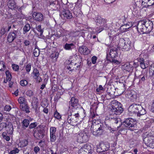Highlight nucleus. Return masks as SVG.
I'll return each mask as SVG.
<instances>
[{"label": "nucleus", "instance_id": "obj_29", "mask_svg": "<svg viewBox=\"0 0 154 154\" xmlns=\"http://www.w3.org/2000/svg\"><path fill=\"white\" fill-rule=\"evenodd\" d=\"M137 129H135V133H136L137 134H141V133H143L142 134H146V135H149V132H148L147 131V130H144V129H142V130L140 129L139 131H137Z\"/></svg>", "mask_w": 154, "mask_h": 154}, {"label": "nucleus", "instance_id": "obj_43", "mask_svg": "<svg viewBox=\"0 0 154 154\" xmlns=\"http://www.w3.org/2000/svg\"><path fill=\"white\" fill-rule=\"evenodd\" d=\"M5 67L4 62L2 61H0V70L4 71Z\"/></svg>", "mask_w": 154, "mask_h": 154}, {"label": "nucleus", "instance_id": "obj_1", "mask_svg": "<svg viewBox=\"0 0 154 154\" xmlns=\"http://www.w3.org/2000/svg\"><path fill=\"white\" fill-rule=\"evenodd\" d=\"M152 22L149 20L140 21H138L137 25L136 26L137 30L138 29L143 33H149L152 31L153 28Z\"/></svg>", "mask_w": 154, "mask_h": 154}, {"label": "nucleus", "instance_id": "obj_24", "mask_svg": "<svg viewBox=\"0 0 154 154\" xmlns=\"http://www.w3.org/2000/svg\"><path fill=\"white\" fill-rule=\"evenodd\" d=\"M59 53L57 52H54L50 55V57L53 59V62H55L57 61V59L59 56Z\"/></svg>", "mask_w": 154, "mask_h": 154}, {"label": "nucleus", "instance_id": "obj_31", "mask_svg": "<svg viewBox=\"0 0 154 154\" xmlns=\"http://www.w3.org/2000/svg\"><path fill=\"white\" fill-rule=\"evenodd\" d=\"M30 29V26L29 24L26 23L23 28V33L25 34L28 32Z\"/></svg>", "mask_w": 154, "mask_h": 154}, {"label": "nucleus", "instance_id": "obj_52", "mask_svg": "<svg viewBox=\"0 0 154 154\" xmlns=\"http://www.w3.org/2000/svg\"><path fill=\"white\" fill-rule=\"evenodd\" d=\"M26 94L27 96L31 97L33 95V93L32 91L28 90L26 92Z\"/></svg>", "mask_w": 154, "mask_h": 154}, {"label": "nucleus", "instance_id": "obj_17", "mask_svg": "<svg viewBox=\"0 0 154 154\" xmlns=\"http://www.w3.org/2000/svg\"><path fill=\"white\" fill-rule=\"evenodd\" d=\"M142 4L145 6H150L154 5V0H142Z\"/></svg>", "mask_w": 154, "mask_h": 154}, {"label": "nucleus", "instance_id": "obj_14", "mask_svg": "<svg viewBox=\"0 0 154 154\" xmlns=\"http://www.w3.org/2000/svg\"><path fill=\"white\" fill-rule=\"evenodd\" d=\"M88 135H79L78 138V141L80 143H82L87 142L88 140L89 136Z\"/></svg>", "mask_w": 154, "mask_h": 154}, {"label": "nucleus", "instance_id": "obj_26", "mask_svg": "<svg viewBox=\"0 0 154 154\" xmlns=\"http://www.w3.org/2000/svg\"><path fill=\"white\" fill-rule=\"evenodd\" d=\"M135 104L133 103L128 108V111L129 112V114L131 115L134 114L135 113Z\"/></svg>", "mask_w": 154, "mask_h": 154}, {"label": "nucleus", "instance_id": "obj_18", "mask_svg": "<svg viewBox=\"0 0 154 154\" xmlns=\"http://www.w3.org/2000/svg\"><path fill=\"white\" fill-rule=\"evenodd\" d=\"M62 14L65 17L68 19H71L72 17V13L68 10H64L62 12Z\"/></svg>", "mask_w": 154, "mask_h": 154}, {"label": "nucleus", "instance_id": "obj_9", "mask_svg": "<svg viewBox=\"0 0 154 154\" xmlns=\"http://www.w3.org/2000/svg\"><path fill=\"white\" fill-rule=\"evenodd\" d=\"M107 21L106 19L102 18L99 16H98L97 17L96 20L97 26H101L104 27L107 26L106 24Z\"/></svg>", "mask_w": 154, "mask_h": 154}, {"label": "nucleus", "instance_id": "obj_11", "mask_svg": "<svg viewBox=\"0 0 154 154\" xmlns=\"http://www.w3.org/2000/svg\"><path fill=\"white\" fill-rule=\"evenodd\" d=\"M69 108L70 107H69ZM69 113L72 116L71 117L73 119V122L75 124L76 122H78V119L79 116V113H75L72 110L69 109L68 110V112L69 113Z\"/></svg>", "mask_w": 154, "mask_h": 154}, {"label": "nucleus", "instance_id": "obj_4", "mask_svg": "<svg viewBox=\"0 0 154 154\" xmlns=\"http://www.w3.org/2000/svg\"><path fill=\"white\" fill-rule=\"evenodd\" d=\"M93 151L91 146L88 144H86L83 146L79 150V154H91Z\"/></svg>", "mask_w": 154, "mask_h": 154}, {"label": "nucleus", "instance_id": "obj_44", "mask_svg": "<svg viewBox=\"0 0 154 154\" xmlns=\"http://www.w3.org/2000/svg\"><path fill=\"white\" fill-rule=\"evenodd\" d=\"M56 131V128L55 127H52L50 128V135H54Z\"/></svg>", "mask_w": 154, "mask_h": 154}, {"label": "nucleus", "instance_id": "obj_6", "mask_svg": "<svg viewBox=\"0 0 154 154\" xmlns=\"http://www.w3.org/2000/svg\"><path fill=\"white\" fill-rule=\"evenodd\" d=\"M19 34L18 30H14L13 31L10 32L7 37L8 42L9 43L12 42L17 37Z\"/></svg>", "mask_w": 154, "mask_h": 154}, {"label": "nucleus", "instance_id": "obj_28", "mask_svg": "<svg viewBox=\"0 0 154 154\" xmlns=\"http://www.w3.org/2000/svg\"><path fill=\"white\" fill-rule=\"evenodd\" d=\"M149 76L152 77L154 75V64H152L150 66L149 71Z\"/></svg>", "mask_w": 154, "mask_h": 154}, {"label": "nucleus", "instance_id": "obj_45", "mask_svg": "<svg viewBox=\"0 0 154 154\" xmlns=\"http://www.w3.org/2000/svg\"><path fill=\"white\" fill-rule=\"evenodd\" d=\"M21 146L23 147L26 146L28 143V141L27 140H23L20 142Z\"/></svg>", "mask_w": 154, "mask_h": 154}, {"label": "nucleus", "instance_id": "obj_15", "mask_svg": "<svg viewBox=\"0 0 154 154\" xmlns=\"http://www.w3.org/2000/svg\"><path fill=\"white\" fill-rule=\"evenodd\" d=\"M95 128H97V130H96V133L98 135H102L104 131V127L103 124L100 125H95Z\"/></svg>", "mask_w": 154, "mask_h": 154}, {"label": "nucleus", "instance_id": "obj_19", "mask_svg": "<svg viewBox=\"0 0 154 154\" xmlns=\"http://www.w3.org/2000/svg\"><path fill=\"white\" fill-rule=\"evenodd\" d=\"M135 79L137 80H138L139 81L138 84H139L145 80V76L142 74H141L139 76H137V74H135Z\"/></svg>", "mask_w": 154, "mask_h": 154}, {"label": "nucleus", "instance_id": "obj_35", "mask_svg": "<svg viewBox=\"0 0 154 154\" xmlns=\"http://www.w3.org/2000/svg\"><path fill=\"white\" fill-rule=\"evenodd\" d=\"M18 101L20 105L25 104L26 99L23 97H20L18 99Z\"/></svg>", "mask_w": 154, "mask_h": 154}, {"label": "nucleus", "instance_id": "obj_12", "mask_svg": "<svg viewBox=\"0 0 154 154\" xmlns=\"http://www.w3.org/2000/svg\"><path fill=\"white\" fill-rule=\"evenodd\" d=\"M69 104H71V106L75 108H78V106L79 105L78 99L74 97H72L70 101L69 102Z\"/></svg>", "mask_w": 154, "mask_h": 154}, {"label": "nucleus", "instance_id": "obj_47", "mask_svg": "<svg viewBox=\"0 0 154 154\" xmlns=\"http://www.w3.org/2000/svg\"><path fill=\"white\" fill-rule=\"evenodd\" d=\"M142 108L143 107L141 105L139 104L137 105L135 103V113L136 112V111H138L142 109Z\"/></svg>", "mask_w": 154, "mask_h": 154}, {"label": "nucleus", "instance_id": "obj_63", "mask_svg": "<svg viewBox=\"0 0 154 154\" xmlns=\"http://www.w3.org/2000/svg\"><path fill=\"white\" fill-rule=\"evenodd\" d=\"M36 80V81L37 82H38V83H39L40 82L42 81V80L41 78V77H39V76H38V77H36L34 78Z\"/></svg>", "mask_w": 154, "mask_h": 154}, {"label": "nucleus", "instance_id": "obj_49", "mask_svg": "<svg viewBox=\"0 0 154 154\" xmlns=\"http://www.w3.org/2000/svg\"><path fill=\"white\" fill-rule=\"evenodd\" d=\"M37 123L35 122L30 124L29 126V128L30 129H32L35 128L37 125Z\"/></svg>", "mask_w": 154, "mask_h": 154}, {"label": "nucleus", "instance_id": "obj_13", "mask_svg": "<svg viewBox=\"0 0 154 154\" xmlns=\"http://www.w3.org/2000/svg\"><path fill=\"white\" fill-rule=\"evenodd\" d=\"M79 51L84 55H87L90 53V51L85 46L80 47L79 49Z\"/></svg>", "mask_w": 154, "mask_h": 154}, {"label": "nucleus", "instance_id": "obj_25", "mask_svg": "<svg viewBox=\"0 0 154 154\" xmlns=\"http://www.w3.org/2000/svg\"><path fill=\"white\" fill-rule=\"evenodd\" d=\"M7 5L8 7L11 9H14L15 7V3L14 0H9L8 2Z\"/></svg>", "mask_w": 154, "mask_h": 154}, {"label": "nucleus", "instance_id": "obj_57", "mask_svg": "<svg viewBox=\"0 0 154 154\" xmlns=\"http://www.w3.org/2000/svg\"><path fill=\"white\" fill-rule=\"evenodd\" d=\"M18 149L16 148L15 149L11 151L9 153L10 154H16V153L18 152H19Z\"/></svg>", "mask_w": 154, "mask_h": 154}, {"label": "nucleus", "instance_id": "obj_41", "mask_svg": "<svg viewBox=\"0 0 154 154\" xmlns=\"http://www.w3.org/2000/svg\"><path fill=\"white\" fill-rule=\"evenodd\" d=\"M137 30V34H138V35H137V38L138 39H140V40H141L142 39V37H143V36L142 35V34H143L144 33H143L142 32H141V31H140V30L138 29V31Z\"/></svg>", "mask_w": 154, "mask_h": 154}, {"label": "nucleus", "instance_id": "obj_20", "mask_svg": "<svg viewBox=\"0 0 154 154\" xmlns=\"http://www.w3.org/2000/svg\"><path fill=\"white\" fill-rule=\"evenodd\" d=\"M20 109L23 111H25L27 113H29L30 111L29 110V107L27 104H24L23 105H20Z\"/></svg>", "mask_w": 154, "mask_h": 154}, {"label": "nucleus", "instance_id": "obj_3", "mask_svg": "<svg viewBox=\"0 0 154 154\" xmlns=\"http://www.w3.org/2000/svg\"><path fill=\"white\" fill-rule=\"evenodd\" d=\"M117 51V48L116 47L111 48L109 53L110 58L109 59V60L111 62L116 64H118L119 63V61L116 59L118 55Z\"/></svg>", "mask_w": 154, "mask_h": 154}, {"label": "nucleus", "instance_id": "obj_38", "mask_svg": "<svg viewBox=\"0 0 154 154\" xmlns=\"http://www.w3.org/2000/svg\"><path fill=\"white\" fill-rule=\"evenodd\" d=\"M136 112L137 113V116H140L141 115H143L146 113L145 109H143V108L142 109H141L140 111H136Z\"/></svg>", "mask_w": 154, "mask_h": 154}, {"label": "nucleus", "instance_id": "obj_56", "mask_svg": "<svg viewBox=\"0 0 154 154\" xmlns=\"http://www.w3.org/2000/svg\"><path fill=\"white\" fill-rule=\"evenodd\" d=\"M104 89L102 87V86L101 85H100L99 88H97L96 90L97 92H99L100 91H104Z\"/></svg>", "mask_w": 154, "mask_h": 154}, {"label": "nucleus", "instance_id": "obj_8", "mask_svg": "<svg viewBox=\"0 0 154 154\" xmlns=\"http://www.w3.org/2000/svg\"><path fill=\"white\" fill-rule=\"evenodd\" d=\"M134 122L133 119L131 118H128L126 119L124 122H123L122 125H125V127H128L129 128H134ZM131 131H134V129L133 128H130Z\"/></svg>", "mask_w": 154, "mask_h": 154}, {"label": "nucleus", "instance_id": "obj_21", "mask_svg": "<svg viewBox=\"0 0 154 154\" xmlns=\"http://www.w3.org/2000/svg\"><path fill=\"white\" fill-rule=\"evenodd\" d=\"M74 47L75 45L73 43H66L63 46L64 49L67 50H72Z\"/></svg>", "mask_w": 154, "mask_h": 154}, {"label": "nucleus", "instance_id": "obj_62", "mask_svg": "<svg viewBox=\"0 0 154 154\" xmlns=\"http://www.w3.org/2000/svg\"><path fill=\"white\" fill-rule=\"evenodd\" d=\"M61 129L60 130L59 134L60 135H63L64 134H66L64 133V131H65L66 129H64L61 128Z\"/></svg>", "mask_w": 154, "mask_h": 154}, {"label": "nucleus", "instance_id": "obj_23", "mask_svg": "<svg viewBox=\"0 0 154 154\" xmlns=\"http://www.w3.org/2000/svg\"><path fill=\"white\" fill-rule=\"evenodd\" d=\"M135 94V91L134 90H131L128 91V95L131 100L132 101H134V95Z\"/></svg>", "mask_w": 154, "mask_h": 154}, {"label": "nucleus", "instance_id": "obj_7", "mask_svg": "<svg viewBox=\"0 0 154 154\" xmlns=\"http://www.w3.org/2000/svg\"><path fill=\"white\" fill-rule=\"evenodd\" d=\"M1 126L3 127H6L7 131L8 134L12 135L13 131V127L12 123L11 122H8L7 123L3 122L0 124Z\"/></svg>", "mask_w": 154, "mask_h": 154}, {"label": "nucleus", "instance_id": "obj_30", "mask_svg": "<svg viewBox=\"0 0 154 154\" xmlns=\"http://www.w3.org/2000/svg\"><path fill=\"white\" fill-rule=\"evenodd\" d=\"M122 68L126 71L128 72H130L132 70H133V68L131 66V65L130 66V64H129V65L128 64H125L123 66Z\"/></svg>", "mask_w": 154, "mask_h": 154}, {"label": "nucleus", "instance_id": "obj_48", "mask_svg": "<svg viewBox=\"0 0 154 154\" xmlns=\"http://www.w3.org/2000/svg\"><path fill=\"white\" fill-rule=\"evenodd\" d=\"M20 84L22 86H25L27 85L28 82L25 80H23L20 81Z\"/></svg>", "mask_w": 154, "mask_h": 154}, {"label": "nucleus", "instance_id": "obj_61", "mask_svg": "<svg viewBox=\"0 0 154 154\" xmlns=\"http://www.w3.org/2000/svg\"><path fill=\"white\" fill-rule=\"evenodd\" d=\"M51 140L52 142H54L56 140V135H50Z\"/></svg>", "mask_w": 154, "mask_h": 154}, {"label": "nucleus", "instance_id": "obj_22", "mask_svg": "<svg viewBox=\"0 0 154 154\" xmlns=\"http://www.w3.org/2000/svg\"><path fill=\"white\" fill-rule=\"evenodd\" d=\"M38 99L35 97L33 98V100L32 103V106L33 108L37 110L38 107Z\"/></svg>", "mask_w": 154, "mask_h": 154}, {"label": "nucleus", "instance_id": "obj_55", "mask_svg": "<svg viewBox=\"0 0 154 154\" xmlns=\"http://www.w3.org/2000/svg\"><path fill=\"white\" fill-rule=\"evenodd\" d=\"M97 60V57L96 56H93L91 58V61L92 63L95 64L96 63Z\"/></svg>", "mask_w": 154, "mask_h": 154}, {"label": "nucleus", "instance_id": "obj_58", "mask_svg": "<svg viewBox=\"0 0 154 154\" xmlns=\"http://www.w3.org/2000/svg\"><path fill=\"white\" fill-rule=\"evenodd\" d=\"M40 150V149L39 147L38 146H35L34 148V151L35 153L36 154Z\"/></svg>", "mask_w": 154, "mask_h": 154}, {"label": "nucleus", "instance_id": "obj_40", "mask_svg": "<svg viewBox=\"0 0 154 154\" xmlns=\"http://www.w3.org/2000/svg\"><path fill=\"white\" fill-rule=\"evenodd\" d=\"M5 74L6 75V79L10 81L11 78V73L8 70H7L5 72Z\"/></svg>", "mask_w": 154, "mask_h": 154}, {"label": "nucleus", "instance_id": "obj_16", "mask_svg": "<svg viewBox=\"0 0 154 154\" xmlns=\"http://www.w3.org/2000/svg\"><path fill=\"white\" fill-rule=\"evenodd\" d=\"M127 44L128 43V44H131V42L127 38H125V39L122 38L119 41V45L120 46H123L125 45H127Z\"/></svg>", "mask_w": 154, "mask_h": 154}, {"label": "nucleus", "instance_id": "obj_32", "mask_svg": "<svg viewBox=\"0 0 154 154\" xmlns=\"http://www.w3.org/2000/svg\"><path fill=\"white\" fill-rule=\"evenodd\" d=\"M70 113H68V117L67 119V122L71 125H74L75 124L73 122V119L72 118Z\"/></svg>", "mask_w": 154, "mask_h": 154}, {"label": "nucleus", "instance_id": "obj_2", "mask_svg": "<svg viewBox=\"0 0 154 154\" xmlns=\"http://www.w3.org/2000/svg\"><path fill=\"white\" fill-rule=\"evenodd\" d=\"M111 105L110 110L114 114L116 115H119L123 112V109L122 108V105L120 103L114 100L112 102Z\"/></svg>", "mask_w": 154, "mask_h": 154}, {"label": "nucleus", "instance_id": "obj_36", "mask_svg": "<svg viewBox=\"0 0 154 154\" xmlns=\"http://www.w3.org/2000/svg\"><path fill=\"white\" fill-rule=\"evenodd\" d=\"M131 44H128L127 43V45H125L123 46H121V47L122 48L124 49L125 50L128 51L131 48Z\"/></svg>", "mask_w": 154, "mask_h": 154}, {"label": "nucleus", "instance_id": "obj_54", "mask_svg": "<svg viewBox=\"0 0 154 154\" xmlns=\"http://www.w3.org/2000/svg\"><path fill=\"white\" fill-rule=\"evenodd\" d=\"M31 65L30 63L28 64L26 66V69L27 72H30L31 70Z\"/></svg>", "mask_w": 154, "mask_h": 154}, {"label": "nucleus", "instance_id": "obj_50", "mask_svg": "<svg viewBox=\"0 0 154 154\" xmlns=\"http://www.w3.org/2000/svg\"><path fill=\"white\" fill-rule=\"evenodd\" d=\"M12 67L14 70L15 71H17L19 69V66L17 64H13L12 65Z\"/></svg>", "mask_w": 154, "mask_h": 154}, {"label": "nucleus", "instance_id": "obj_37", "mask_svg": "<svg viewBox=\"0 0 154 154\" xmlns=\"http://www.w3.org/2000/svg\"><path fill=\"white\" fill-rule=\"evenodd\" d=\"M32 73L34 74V76L33 77L34 78L36 77H38L40 75L38 70L36 68L34 69Z\"/></svg>", "mask_w": 154, "mask_h": 154}, {"label": "nucleus", "instance_id": "obj_46", "mask_svg": "<svg viewBox=\"0 0 154 154\" xmlns=\"http://www.w3.org/2000/svg\"><path fill=\"white\" fill-rule=\"evenodd\" d=\"M40 51L39 49H34V55L35 57H38Z\"/></svg>", "mask_w": 154, "mask_h": 154}, {"label": "nucleus", "instance_id": "obj_33", "mask_svg": "<svg viewBox=\"0 0 154 154\" xmlns=\"http://www.w3.org/2000/svg\"><path fill=\"white\" fill-rule=\"evenodd\" d=\"M22 124L23 126L27 128L29 125V121L27 119H25L22 122Z\"/></svg>", "mask_w": 154, "mask_h": 154}, {"label": "nucleus", "instance_id": "obj_60", "mask_svg": "<svg viewBox=\"0 0 154 154\" xmlns=\"http://www.w3.org/2000/svg\"><path fill=\"white\" fill-rule=\"evenodd\" d=\"M24 43L25 45L28 46L30 44V42L29 41L26 40L24 41Z\"/></svg>", "mask_w": 154, "mask_h": 154}, {"label": "nucleus", "instance_id": "obj_51", "mask_svg": "<svg viewBox=\"0 0 154 154\" xmlns=\"http://www.w3.org/2000/svg\"><path fill=\"white\" fill-rule=\"evenodd\" d=\"M54 117L56 119H59L61 118V116L60 115V114L58 113L57 111H56L54 114Z\"/></svg>", "mask_w": 154, "mask_h": 154}, {"label": "nucleus", "instance_id": "obj_27", "mask_svg": "<svg viewBox=\"0 0 154 154\" xmlns=\"http://www.w3.org/2000/svg\"><path fill=\"white\" fill-rule=\"evenodd\" d=\"M138 62L140 65L141 68L143 69H145V67L144 65V59L143 58H137V59Z\"/></svg>", "mask_w": 154, "mask_h": 154}, {"label": "nucleus", "instance_id": "obj_34", "mask_svg": "<svg viewBox=\"0 0 154 154\" xmlns=\"http://www.w3.org/2000/svg\"><path fill=\"white\" fill-rule=\"evenodd\" d=\"M108 29V27L107 26L104 27L103 26H99V27H97L96 29L97 32V33H100L101 31H103V29Z\"/></svg>", "mask_w": 154, "mask_h": 154}, {"label": "nucleus", "instance_id": "obj_5", "mask_svg": "<svg viewBox=\"0 0 154 154\" xmlns=\"http://www.w3.org/2000/svg\"><path fill=\"white\" fill-rule=\"evenodd\" d=\"M109 147L108 143H101L97 145L96 151L97 152H100L107 150Z\"/></svg>", "mask_w": 154, "mask_h": 154}, {"label": "nucleus", "instance_id": "obj_53", "mask_svg": "<svg viewBox=\"0 0 154 154\" xmlns=\"http://www.w3.org/2000/svg\"><path fill=\"white\" fill-rule=\"evenodd\" d=\"M11 109V107L9 105H6L4 107L5 110L7 111H9Z\"/></svg>", "mask_w": 154, "mask_h": 154}, {"label": "nucleus", "instance_id": "obj_10", "mask_svg": "<svg viewBox=\"0 0 154 154\" xmlns=\"http://www.w3.org/2000/svg\"><path fill=\"white\" fill-rule=\"evenodd\" d=\"M32 16L33 19L36 21L41 22L44 20L43 15L41 13L34 12Z\"/></svg>", "mask_w": 154, "mask_h": 154}, {"label": "nucleus", "instance_id": "obj_39", "mask_svg": "<svg viewBox=\"0 0 154 154\" xmlns=\"http://www.w3.org/2000/svg\"><path fill=\"white\" fill-rule=\"evenodd\" d=\"M36 28L38 31L40 32L39 35L42 36L43 32V30L41 29V26L40 25H38L36 26Z\"/></svg>", "mask_w": 154, "mask_h": 154}, {"label": "nucleus", "instance_id": "obj_59", "mask_svg": "<svg viewBox=\"0 0 154 154\" xmlns=\"http://www.w3.org/2000/svg\"><path fill=\"white\" fill-rule=\"evenodd\" d=\"M6 31V30L5 28H2L0 31V33L2 35L5 33Z\"/></svg>", "mask_w": 154, "mask_h": 154}, {"label": "nucleus", "instance_id": "obj_64", "mask_svg": "<svg viewBox=\"0 0 154 154\" xmlns=\"http://www.w3.org/2000/svg\"><path fill=\"white\" fill-rule=\"evenodd\" d=\"M3 138L7 141H8L10 140V137L8 135H3Z\"/></svg>", "mask_w": 154, "mask_h": 154}, {"label": "nucleus", "instance_id": "obj_42", "mask_svg": "<svg viewBox=\"0 0 154 154\" xmlns=\"http://www.w3.org/2000/svg\"><path fill=\"white\" fill-rule=\"evenodd\" d=\"M51 5H52L51 6L54 9H58L59 7V5L58 4V2H56L54 3V4H52Z\"/></svg>", "mask_w": 154, "mask_h": 154}]
</instances>
